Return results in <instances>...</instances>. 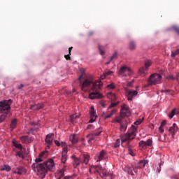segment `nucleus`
<instances>
[{
  "label": "nucleus",
  "mask_w": 179,
  "mask_h": 179,
  "mask_svg": "<svg viewBox=\"0 0 179 179\" xmlns=\"http://www.w3.org/2000/svg\"><path fill=\"white\" fill-rule=\"evenodd\" d=\"M93 91L89 94L90 99L91 100H94L96 99H103V94H101L99 91L101 89V86H103V83L101 81H94L93 76H90L87 78H86L82 85V90H86V89L90 87Z\"/></svg>",
  "instance_id": "f257e3e1"
},
{
  "label": "nucleus",
  "mask_w": 179,
  "mask_h": 179,
  "mask_svg": "<svg viewBox=\"0 0 179 179\" xmlns=\"http://www.w3.org/2000/svg\"><path fill=\"white\" fill-rule=\"evenodd\" d=\"M55 164L54 163V159H49L48 162H45L41 164H33L31 165V169L34 171H37L38 176H40L41 178H44L45 175L49 171H54V167Z\"/></svg>",
  "instance_id": "f03ea898"
},
{
  "label": "nucleus",
  "mask_w": 179,
  "mask_h": 179,
  "mask_svg": "<svg viewBox=\"0 0 179 179\" xmlns=\"http://www.w3.org/2000/svg\"><path fill=\"white\" fill-rule=\"evenodd\" d=\"M12 103V99L0 101V113L2 114L0 115V124L10 117V104Z\"/></svg>",
  "instance_id": "7ed1b4c3"
},
{
  "label": "nucleus",
  "mask_w": 179,
  "mask_h": 179,
  "mask_svg": "<svg viewBox=\"0 0 179 179\" xmlns=\"http://www.w3.org/2000/svg\"><path fill=\"white\" fill-rule=\"evenodd\" d=\"M137 131L138 128L134 125H131L129 132L122 136V142L124 143L127 142V141H132V139H135Z\"/></svg>",
  "instance_id": "20e7f679"
},
{
  "label": "nucleus",
  "mask_w": 179,
  "mask_h": 179,
  "mask_svg": "<svg viewBox=\"0 0 179 179\" xmlns=\"http://www.w3.org/2000/svg\"><path fill=\"white\" fill-rule=\"evenodd\" d=\"M149 85H159L162 83V76L158 73H153L152 74L148 80Z\"/></svg>",
  "instance_id": "39448f33"
},
{
  "label": "nucleus",
  "mask_w": 179,
  "mask_h": 179,
  "mask_svg": "<svg viewBox=\"0 0 179 179\" xmlns=\"http://www.w3.org/2000/svg\"><path fill=\"white\" fill-rule=\"evenodd\" d=\"M118 74L122 77L131 76L134 75V71L127 66H122L119 69Z\"/></svg>",
  "instance_id": "423d86ee"
},
{
  "label": "nucleus",
  "mask_w": 179,
  "mask_h": 179,
  "mask_svg": "<svg viewBox=\"0 0 179 179\" xmlns=\"http://www.w3.org/2000/svg\"><path fill=\"white\" fill-rule=\"evenodd\" d=\"M99 174L101 178L104 179H112L113 178V174L110 172L107 171V170L103 169V167L101 168V170L99 171Z\"/></svg>",
  "instance_id": "0eeeda50"
},
{
  "label": "nucleus",
  "mask_w": 179,
  "mask_h": 179,
  "mask_svg": "<svg viewBox=\"0 0 179 179\" xmlns=\"http://www.w3.org/2000/svg\"><path fill=\"white\" fill-rule=\"evenodd\" d=\"M48 156V151H44L41 152L38 155V157L35 159V163L34 164H38V163H41V162H44V159Z\"/></svg>",
  "instance_id": "6e6552de"
},
{
  "label": "nucleus",
  "mask_w": 179,
  "mask_h": 179,
  "mask_svg": "<svg viewBox=\"0 0 179 179\" xmlns=\"http://www.w3.org/2000/svg\"><path fill=\"white\" fill-rule=\"evenodd\" d=\"M121 117H128L129 114H131V111L129 110V106L127 105H123L121 108L120 110Z\"/></svg>",
  "instance_id": "1a4fd4ad"
},
{
  "label": "nucleus",
  "mask_w": 179,
  "mask_h": 179,
  "mask_svg": "<svg viewBox=\"0 0 179 179\" xmlns=\"http://www.w3.org/2000/svg\"><path fill=\"white\" fill-rule=\"evenodd\" d=\"M126 93L127 94V100L129 101H132L134 97H135V96H138V91L136 90L132 91L127 90Z\"/></svg>",
  "instance_id": "9d476101"
},
{
  "label": "nucleus",
  "mask_w": 179,
  "mask_h": 179,
  "mask_svg": "<svg viewBox=\"0 0 179 179\" xmlns=\"http://www.w3.org/2000/svg\"><path fill=\"white\" fill-rule=\"evenodd\" d=\"M20 139L22 142V143H31L34 141V137L32 136H23L20 137Z\"/></svg>",
  "instance_id": "9b49d317"
},
{
  "label": "nucleus",
  "mask_w": 179,
  "mask_h": 179,
  "mask_svg": "<svg viewBox=\"0 0 179 179\" xmlns=\"http://www.w3.org/2000/svg\"><path fill=\"white\" fill-rule=\"evenodd\" d=\"M107 159V152L104 150L99 152L96 162H101V160H106Z\"/></svg>",
  "instance_id": "f8f14e48"
},
{
  "label": "nucleus",
  "mask_w": 179,
  "mask_h": 179,
  "mask_svg": "<svg viewBox=\"0 0 179 179\" xmlns=\"http://www.w3.org/2000/svg\"><path fill=\"white\" fill-rule=\"evenodd\" d=\"M90 120L89 122H94L96 121V119L97 118V115H96V112L94 111V107H91V110L90 112Z\"/></svg>",
  "instance_id": "ddd939ff"
},
{
  "label": "nucleus",
  "mask_w": 179,
  "mask_h": 179,
  "mask_svg": "<svg viewBox=\"0 0 179 179\" xmlns=\"http://www.w3.org/2000/svg\"><path fill=\"white\" fill-rule=\"evenodd\" d=\"M90 159V155L87 154H84L80 156V161L81 163H84V164H87L89 163Z\"/></svg>",
  "instance_id": "4468645a"
},
{
  "label": "nucleus",
  "mask_w": 179,
  "mask_h": 179,
  "mask_svg": "<svg viewBox=\"0 0 179 179\" xmlns=\"http://www.w3.org/2000/svg\"><path fill=\"white\" fill-rule=\"evenodd\" d=\"M52 141H53L52 134H48L45 139V143L47 144L48 149H50V147L51 146V145H52Z\"/></svg>",
  "instance_id": "2eb2a0df"
},
{
  "label": "nucleus",
  "mask_w": 179,
  "mask_h": 179,
  "mask_svg": "<svg viewBox=\"0 0 179 179\" xmlns=\"http://www.w3.org/2000/svg\"><path fill=\"white\" fill-rule=\"evenodd\" d=\"M101 132H102L101 129H99V130L98 131H95V132L92 133L91 134L90 138L87 141L88 143H90V142H92V141H94V139H96V136H99V135H100V134H101Z\"/></svg>",
  "instance_id": "dca6fc26"
},
{
  "label": "nucleus",
  "mask_w": 179,
  "mask_h": 179,
  "mask_svg": "<svg viewBox=\"0 0 179 179\" xmlns=\"http://www.w3.org/2000/svg\"><path fill=\"white\" fill-rule=\"evenodd\" d=\"M99 170H101V166H92L90 168V174H93V173H94V174H96V173H98L99 174Z\"/></svg>",
  "instance_id": "f3484780"
},
{
  "label": "nucleus",
  "mask_w": 179,
  "mask_h": 179,
  "mask_svg": "<svg viewBox=\"0 0 179 179\" xmlns=\"http://www.w3.org/2000/svg\"><path fill=\"white\" fill-rule=\"evenodd\" d=\"M148 163H149V161L148 160L140 161L139 163L136 165V169L138 170V169H143V167H145V166H146Z\"/></svg>",
  "instance_id": "a211bd4d"
},
{
  "label": "nucleus",
  "mask_w": 179,
  "mask_h": 179,
  "mask_svg": "<svg viewBox=\"0 0 179 179\" xmlns=\"http://www.w3.org/2000/svg\"><path fill=\"white\" fill-rule=\"evenodd\" d=\"M67 153H68V148L66 147L63 148V151L62 154V162L65 164V162H66V157H67Z\"/></svg>",
  "instance_id": "6ab92c4d"
},
{
  "label": "nucleus",
  "mask_w": 179,
  "mask_h": 179,
  "mask_svg": "<svg viewBox=\"0 0 179 179\" xmlns=\"http://www.w3.org/2000/svg\"><path fill=\"white\" fill-rule=\"evenodd\" d=\"M126 171L128 173V174H130V176H134V173H138V171L136 169V167H127L126 168Z\"/></svg>",
  "instance_id": "aec40b11"
},
{
  "label": "nucleus",
  "mask_w": 179,
  "mask_h": 179,
  "mask_svg": "<svg viewBox=\"0 0 179 179\" xmlns=\"http://www.w3.org/2000/svg\"><path fill=\"white\" fill-rule=\"evenodd\" d=\"M31 110H42L44 108V103H37L31 106Z\"/></svg>",
  "instance_id": "412c9836"
},
{
  "label": "nucleus",
  "mask_w": 179,
  "mask_h": 179,
  "mask_svg": "<svg viewBox=\"0 0 179 179\" xmlns=\"http://www.w3.org/2000/svg\"><path fill=\"white\" fill-rule=\"evenodd\" d=\"M117 112V110L115 109H111L110 115H106V113H103L102 116L105 120H107V118H111L114 114Z\"/></svg>",
  "instance_id": "4be33fe9"
},
{
  "label": "nucleus",
  "mask_w": 179,
  "mask_h": 179,
  "mask_svg": "<svg viewBox=\"0 0 179 179\" xmlns=\"http://www.w3.org/2000/svg\"><path fill=\"white\" fill-rule=\"evenodd\" d=\"M169 132L171 134V135H174L177 131H178V127H177V124L174 123L172 127L169 128Z\"/></svg>",
  "instance_id": "5701e85b"
},
{
  "label": "nucleus",
  "mask_w": 179,
  "mask_h": 179,
  "mask_svg": "<svg viewBox=\"0 0 179 179\" xmlns=\"http://www.w3.org/2000/svg\"><path fill=\"white\" fill-rule=\"evenodd\" d=\"M69 141H71L73 145L78 143V136L76 134H71L69 137Z\"/></svg>",
  "instance_id": "b1692460"
},
{
  "label": "nucleus",
  "mask_w": 179,
  "mask_h": 179,
  "mask_svg": "<svg viewBox=\"0 0 179 179\" xmlns=\"http://www.w3.org/2000/svg\"><path fill=\"white\" fill-rule=\"evenodd\" d=\"M127 128H128V123L127 121L120 124V131H121V132H125V131H127Z\"/></svg>",
  "instance_id": "393cba45"
},
{
  "label": "nucleus",
  "mask_w": 179,
  "mask_h": 179,
  "mask_svg": "<svg viewBox=\"0 0 179 179\" xmlns=\"http://www.w3.org/2000/svg\"><path fill=\"white\" fill-rule=\"evenodd\" d=\"M15 173L20 175L26 174V169L23 167L17 168Z\"/></svg>",
  "instance_id": "a878e982"
},
{
  "label": "nucleus",
  "mask_w": 179,
  "mask_h": 179,
  "mask_svg": "<svg viewBox=\"0 0 179 179\" xmlns=\"http://www.w3.org/2000/svg\"><path fill=\"white\" fill-rule=\"evenodd\" d=\"M124 117L125 116H121V113H120V116L117 117L115 118V120H113V122H118V124H124V122H125V121H122V118H124Z\"/></svg>",
  "instance_id": "bb28decb"
},
{
  "label": "nucleus",
  "mask_w": 179,
  "mask_h": 179,
  "mask_svg": "<svg viewBox=\"0 0 179 179\" xmlns=\"http://www.w3.org/2000/svg\"><path fill=\"white\" fill-rule=\"evenodd\" d=\"M108 97L113 101H115V100H117V96L115 95V94H114L113 92L109 93L108 94Z\"/></svg>",
  "instance_id": "cd10ccee"
},
{
  "label": "nucleus",
  "mask_w": 179,
  "mask_h": 179,
  "mask_svg": "<svg viewBox=\"0 0 179 179\" xmlns=\"http://www.w3.org/2000/svg\"><path fill=\"white\" fill-rule=\"evenodd\" d=\"M80 163H81V161L80 158H74L73 166L75 167V169H76L78 166L80 164Z\"/></svg>",
  "instance_id": "c85d7f7f"
},
{
  "label": "nucleus",
  "mask_w": 179,
  "mask_h": 179,
  "mask_svg": "<svg viewBox=\"0 0 179 179\" xmlns=\"http://www.w3.org/2000/svg\"><path fill=\"white\" fill-rule=\"evenodd\" d=\"M72 50H73V47H70L69 48V54L68 55H65L64 57L67 61L71 60V52L72 51Z\"/></svg>",
  "instance_id": "c756f323"
},
{
  "label": "nucleus",
  "mask_w": 179,
  "mask_h": 179,
  "mask_svg": "<svg viewBox=\"0 0 179 179\" xmlns=\"http://www.w3.org/2000/svg\"><path fill=\"white\" fill-rule=\"evenodd\" d=\"M17 124V119H13L11 121L10 129H15V128H16Z\"/></svg>",
  "instance_id": "7c9ffc66"
},
{
  "label": "nucleus",
  "mask_w": 179,
  "mask_h": 179,
  "mask_svg": "<svg viewBox=\"0 0 179 179\" xmlns=\"http://www.w3.org/2000/svg\"><path fill=\"white\" fill-rule=\"evenodd\" d=\"M147 71L148 70H146L145 67H141L138 70V73H139V75H143V76H145V75H146Z\"/></svg>",
  "instance_id": "2f4dec72"
},
{
  "label": "nucleus",
  "mask_w": 179,
  "mask_h": 179,
  "mask_svg": "<svg viewBox=\"0 0 179 179\" xmlns=\"http://www.w3.org/2000/svg\"><path fill=\"white\" fill-rule=\"evenodd\" d=\"M139 146L141 149H146L147 148V145H146V141H141L139 142Z\"/></svg>",
  "instance_id": "473e14b6"
},
{
  "label": "nucleus",
  "mask_w": 179,
  "mask_h": 179,
  "mask_svg": "<svg viewBox=\"0 0 179 179\" xmlns=\"http://www.w3.org/2000/svg\"><path fill=\"white\" fill-rule=\"evenodd\" d=\"M99 54L101 55H104L106 54V49L103 48V46H99Z\"/></svg>",
  "instance_id": "72a5a7b5"
},
{
  "label": "nucleus",
  "mask_w": 179,
  "mask_h": 179,
  "mask_svg": "<svg viewBox=\"0 0 179 179\" xmlns=\"http://www.w3.org/2000/svg\"><path fill=\"white\" fill-rule=\"evenodd\" d=\"M117 58H118V53L115 52L113 56L110 58V62H113L114 59H117Z\"/></svg>",
  "instance_id": "f704fd0d"
},
{
  "label": "nucleus",
  "mask_w": 179,
  "mask_h": 179,
  "mask_svg": "<svg viewBox=\"0 0 179 179\" xmlns=\"http://www.w3.org/2000/svg\"><path fill=\"white\" fill-rule=\"evenodd\" d=\"M57 174H58V177H59L58 178L61 179V178H62V177H64V176L65 174V171L64 169L60 170Z\"/></svg>",
  "instance_id": "c9c22d12"
},
{
  "label": "nucleus",
  "mask_w": 179,
  "mask_h": 179,
  "mask_svg": "<svg viewBox=\"0 0 179 179\" xmlns=\"http://www.w3.org/2000/svg\"><path fill=\"white\" fill-rule=\"evenodd\" d=\"M150 65H152V61L150 60H148L147 62H145V68L146 69V71H148V69H149V68L150 67Z\"/></svg>",
  "instance_id": "e433bc0d"
},
{
  "label": "nucleus",
  "mask_w": 179,
  "mask_h": 179,
  "mask_svg": "<svg viewBox=\"0 0 179 179\" xmlns=\"http://www.w3.org/2000/svg\"><path fill=\"white\" fill-rule=\"evenodd\" d=\"M176 111H177L176 108L173 109L169 115V118H171V119L173 118V117H174V115H176Z\"/></svg>",
  "instance_id": "4c0bfd02"
},
{
  "label": "nucleus",
  "mask_w": 179,
  "mask_h": 179,
  "mask_svg": "<svg viewBox=\"0 0 179 179\" xmlns=\"http://www.w3.org/2000/svg\"><path fill=\"white\" fill-rule=\"evenodd\" d=\"M113 73V71H108L103 74V76H101V79H106V76H108V75H111Z\"/></svg>",
  "instance_id": "58836bf2"
},
{
  "label": "nucleus",
  "mask_w": 179,
  "mask_h": 179,
  "mask_svg": "<svg viewBox=\"0 0 179 179\" xmlns=\"http://www.w3.org/2000/svg\"><path fill=\"white\" fill-rule=\"evenodd\" d=\"M143 120H145V117H143L142 119H139L138 120L134 122L135 125H141L142 122H143Z\"/></svg>",
  "instance_id": "ea45409f"
},
{
  "label": "nucleus",
  "mask_w": 179,
  "mask_h": 179,
  "mask_svg": "<svg viewBox=\"0 0 179 179\" xmlns=\"http://www.w3.org/2000/svg\"><path fill=\"white\" fill-rule=\"evenodd\" d=\"M77 118H78V115H71L70 116V121L71 122H73V121H75V120H76Z\"/></svg>",
  "instance_id": "a19ab883"
},
{
  "label": "nucleus",
  "mask_w": 179,
  "mask_h": 179,
  "mask_svg": "<svg viewBox=\"0 0 179 179\" xmlns=\"http://www.w3.org/2000/svg\"><path fill=\"white\" fill-rule=\"evenodd\" d=\"M179 54V49H177L175 51L171 52V57H176V55H178Z\"/></svg>",
  "instance_id": "79ce46f5"
},
{
  "label": "nucleus",
  "mask_w": 179,
  "mask_h": 179,
  "mask_svg": "<svg viewBox=\"0 0 179 179\" xmlns=\"http://www.w3.org/2000/svg\"><path fill=\"white\" fill-rule=\"evenodd\" d=\"M1 170H5V171H10V166L8 165H4Z\"/></svg>",
  "instance_id": "37998d69"
},
{
  "label": "nucleus",
  "mask_w": 179,
  "mask_h": 179,
  "mask_svg": "<svg viewBox=\"0 0 179 179\" xmlns=\"http://www.w3.org/2000/svg\"><path fill=\"white\" fill-rule=\"evenodd\" d=\"M80 72H81V75L78 78V80H80L82 78H83V76L85 75V69H81Z\"/></svg>",
  "instance_id": "c03bdc74"
},
{
  "label": "nucleus",
  "mask_w": 179,
  "mask_h": 179,
  "mask_svg": "<svg viewBox=\"0 0 179 179\" xmlns=\"http://www.w3.org/2000/svg\"><path fill=\"white\" fill-rule=\"evenodd\" d=\"M16 156H18V157H22V159H24V155H23V152L18 151L16 154Z\"/></svg>",
  "instance_id": "a18cd8bd"
},
{
  "label": "nucleus",
  "mask_w": 179,
  "mask_h": 179,
  "mask_svg": "<svg viewBox=\"0 0 179 179\" xmlns=\"http://www.w3.org/2000/svg\"><path fill=\"white\" fill-rule=\"evenodd\" d=\"M172 29L174 30V31H176V33H177V34H178L179 36V27L178 26H173L172 27Z\"/></svg>",
  "instance_id": "49530a36"
},
{
  "label": "nucleus",
  "mask_w": 179,
  "mask_h": 179,
  "mask_svg": "<svg viewBox=\"0 0 179 179\" xmlns=\"http://www.w3.org/2000/svg\"><path fill=\"white\" fill-rule=\"evenodd\" d=\"M145 143L147 146H152V143H153V141H152V139H148Z\"/></svg>",
  "instance_id": "de8ad7c7"
},
{
  "label": "nucleus",
  "mask_w": 179,
  "mask_h": 179,
  "mask_svg": "<svg viewBox=\"0 0 179 179\" xmlns=\"http://www.w3.org/2000/svg\"><path fill=\"white\" fill-rule=\"evenodd\" d=\"M117 103H111V104L108 106V110H111V108H113V107H115L117 106Z\"/></svg>",
  "instance_id": "09e8293b"
},
{
  "label": "nucleus",
  "mask_w": 179,
  "mask_h": 179,
  "mask_svg": "<svg viewBox=\"0 0 179 179\" xmlns=\"http://www.w3.org/2000/svg\"><path fill=\"white\" fill-rule=\"evenodd\" d=\"M120 140H116L115 143H114L115 148H120Z\"/></svg>",
  "instance_id": "8fccbe9b"
},
{
  "label": "nucleus",
  "mask_w": 179,
  "mask_h": 179,
  "mask_svg": "<svg viewBox=\"0 0 179 179\" xmlns=\"http://www.w3.org/2000/svg\"><path fill=\"white\" fill-rule=\"evenodd\" d=\"M108 89H115V85L113 83L107 85Z\"/></svg>",
  "instance_id": "3c124183"
},
{
  "label": "nucleus",
  "mask_w": 179,
  "mask_h": 179,
  "mask_svg": "<svg viewBox=\"0 0 179 179\" xmlns=\"http://www.w3.org/2000/svg\"><path fill=\"white\" fill-rule=\"evenodd\" d=\"M128 149H129V155H131V156H134V152H133L132 150L131 149V146H129V145H128Z\"/></svg>",
  "instance_id": "603ef678"
},
{
  "label": "nucleus",
  "mask_w": 179,
  "mask_h": 179,
  "mask_svg": "<svg viewBox=\"0 0 179 179\" xmlns=\"http://www.w3.org/2000/svg\"><path fill=\"white\" fill-rule=\"evenodd\" d=\"M163 164V162H160L159 164V167L157 168V172L160 173V171H162V165Z\"/></svg>",
  "instance_id": "864d4df0"
},
{
  "label": "nucleus",
  "mask_w": 179,
  "mask_h": 179,
  "mask_svg": "<svg viewBox=\"0 0 179 179\" xmlns=\"http://www.w3.org/2000/svg\"><path fill=\"white\" fill-rule=\"evenodd\" d=\"M136 46L135 45H130L129 47V50H130L131 51H134V50H136Z\"/></svg>",
  "instance_id": "5fc2aeb1"
},
{
  "label": "nucleus",
  "mask_w": 179,
  "mask_h": 179,
  "mask_svg": "<svg viewBox=\"0 0 179 179\" xmlns=\"http://www.w3.org/2000/svg\"><path fill=\"white\" fill-rule=\"evenodd\" d=\"M132 83H134V80L130 82H128L127 86H128V87H132Z\"/></svg>",
  "instance_id": "6e6d98bb"
},
{
  "label": "nucleus",
  "mask_w": 179,
  "mask_h": 179,
  "mask_svg": "<svg viewBox=\"0 0 179 179\" xmlns=\"http://www.w3.org/2000/svg\"><path fill=\"white\" fill-rule=\"evenodd\" d=\"M164 127H162V126H160L159 127V132H161V134H163V132H164V129H163Z\"/></svg>",
  "instance_id": "4d7b16f0"
},
{
  "label": "nucleus",
  "mask_w": 179,
  "mask_h": 179,
  "mask_svg": "<svg viewBox=\"0 0 179 179\" xmlns=\"http://www.w3.org/2000/svg\"><path fill=\"white\" fill-rule=\"evenodd\" d=\"M14 146L17 149H22V144H15Z\"/></svg>",
  "instance_id": "13d9d810"
},
{
  "label": "nucleus",
  "mask_w": 179,
  "mask_h": 179,
  "mask_svg": "<svg viewBox=\"0 0 179 179\" xmlns=\"http://www.w3.org/2000/svg\"><path fill=\"white\" fill-rule=\"evenodd\" d=\"M55 143L57 146H61V143L57 140H55Z\"/></svg>",
  "instance_id": "bf43d9fd"
},
{
  "label": "nucleus",
  "mask_w": 179,
  "mask_h": 179,
  "mask_svg": "<svg viewBox=\"0 0 179 179\" xmlns=\"http://www.w3.org/2000/svg\"><path fill=\"white\" fill-rule=\"evenodd\" d=\"M169 92H170L169 90H166V89L162 90V93H169Z\"/></svg>",
  "instance_id": "052dcab7"
},
{
  "label": "nucleus",
  "mask_w": 179,
  "mask_h": 179,
  "mask_svg": "<svg viewBox=\"0 0 179 179\" xmlns=\"http://www.w3.org/2000/svg\"><path fill=\"white\" fill-rule=\"evenodd\" d=\"M164 125H166V120L162 122L160 127H164Z\"/></svg>",
  "instance_id": "680f3d73"
},
{
  "label": "nucleus",
  "mask_w": 179,
  "mask_h": 179,
  "mask_svg": "<svg viewBox=\"0 0 179 179\" xmlns=\"http://www.w3.org/2000/svg\"><path fill=\"white\" fill-rule=\"evenodd\" d=\"M168 79H171V80H174V77L173 76H169Z\"/></svg>",
  "instance_id": "e2e57ef3"
},
{
  "label": "nucleus",
  "mask_w": 179,
  "mask_h": 179,
  "mask_svg": "<svg viewBox=\"0 0 179 179\" xmlns=\"http://www.w3.org/2000/svg\"><path fill=\"white\" fill-rule=\"evenodd\" d=\"M23 84H21L19 87H18V89H22L23 87Z\"/></svg>",
  "instance_id": "0e129e2a"
},
{
  "label": "nucleus",
  "mask_w": 179,
  "mask_h": 179,
  "mask_svg": "<svg viewBox=\"0 0 179 179\" xmlns=\"http://www.w3.org/2000/svg\"><path fill=\"white\" fill-rule=\"evenodd\" d=\"M75 92H76V90L75 88H73L72 90V93H75Z\"/></svg>",
  "instance_id": "69168bd1"
},
{
  "label": "nucleus",
  "mask_w": 179,
  "mask_h": 179,
  "mask_svg": "<svg viewBox=\"0 0 179 179\" xmlns=\"http://www.w3.org/2000/svg\"><path fill=\"white\" fill-rule=\"evenodd\" d=\"M131 45H135V42H131Z\"/></svg>",
  "instance_id": "338daca9"
},
{
  "label": "nucleus",
  "mask_w": 179,
  "mask_h": 179,
  "mask_svg": "<svg viewBox=\"0 0 179 179\" xmlns=\"http://www.w3.org/2000/svg\"><path fill=\"white\" fill-rule=\"evenodd\" d=\"M30 124L31 125H34V122H31Z\"/></svg>",
  "instance_id": "774afa93"
}]
</instances>
